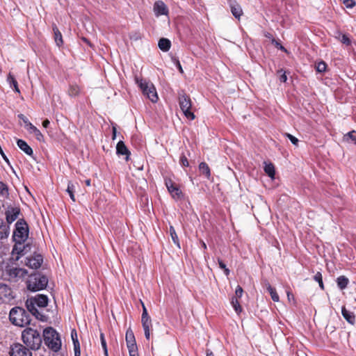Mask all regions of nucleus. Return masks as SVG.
<instances>
[{
	"instance_id": "1",
	"label": "nucleus",
	"mask_w": 356,
	"mask_h": 356,
	"mask_svg": "<svg viewBox=\"0 0 356 356\" xmlns=\"http://www.w3.org/2000/svg\"><path fill=\"white\" fill-rule=\"evenodd\" d=\"M48 297L43 294H37L35 296L31 297L26 301V307L29 312L34 316L37 319L41 321H47V316L41 313L37 308H44L48 305Z\"/></svg>"
},
{
	"instance_id": "2",
	"label": "nucleus",
	"mask_w": 356,
	"mask_h": 356,
	"mask_svg": "<svg viewBox=\"0 0 356 356\" xmlns=\"http://www.w3.org/2000/svg\"><path fill=\"white\" fill-rule=\"evenodd\" d=\"M22 339L24 343L31 350H38L42 344L40 334L31 327H27L22 333Z\"/></svg>"
},
{
	"instance_id": "3",
	"label": "nucleus",
	"mask_w": 356,
	"mask_h": 356,
	"mask_svg": "<svg viewBox=\"0 0 356 356\" xmlns=\"http://www.w3.org/2000/svg\"><path fill=\"white\" fill-rule=\"evenodd\" d=\"M29 312H26L24 308L15 307L11 309L9 313L10 321L15 325L24 327L29 325L31 323V316Z\"/></svg>"
},
{
	"instance_id": "4",
	"label": "nucleus",
	"mask_w": 356,
	"mask_h": 356,
	"mask_svg": "<svg viewBox=\"0 0 356 356\" xmlns=\"http://www.w3.org/2000/svg\"><path fill=\"white\" fill-rule=\"evenodd\" d=\"M26 274V270L9 264L4 267L2 272V276L5 280L15 283L22 280Z\"/></svg>"
},
{
	"instance_id": "5",
	"label": "nucleus",
	"mask_w": 356,
	"mask_h": 356,
	"mask_svg": "<svg viewBox=\"0 0 356 356\" xmlns=\"http://www.w3.org/2000/svg\"><path fill=\"white\" fill-rule=\"evenodd\" d=\"M43 338L45 345L51 350L58 352L60 349V339L58 333L53 327H49L44 330Z\"/></svg>"
},
{
	"instance_id": "6",
	"label": "nucleus",
	"mask_w": 356,
	"mask_h": 356,
	"mask_svg": "<svg viewBox=\"0 0 356 356\" xmlns=\"http://www.w3.org/2000/svg\"><path fill=\"white\" fill-rule=\"evenodd\" d=\"M48 279L45 275L40 273L31 275L27 281V289L31 291H38L46 288Z\"/></svg>"
},
{
	"instance_id": "7",
	"label": "nucleus",
	"mask_w": 356,
	"mask_h": 356,
	"mask_svg": "<svg viewBox=\"0 0 356 356\" xmlns=\"http://www.w3.org/2000/svg\"><path fill=\"white\" fill-rule=\"evenodd\" d=\"M29 236V226L24 219H19L15 223L13 238L17 243H24Z\"/></svg>"
},
{
	"instance_id": "8",
	"label": "nucleus",
	"mask_w": 356,
	"mask_h": 356,
	"mask_svg": "<svg viewBox=\"0 0 356 356\" xmlns=\"http://www.w3.org/2000/svg\"><path fill=\"white\" fill-rule=\"evenodd\" d=\"M136 82L141 89L143 94L146 96L151 102L155 103L159 97L154 86L146 80L136 79Z\"/></svg>"
},
{
	"instance_id": "9",
	"label": "nucleus",
	"mask_w": 356,
	"mask_h": 356,
	"mask_svg": "<svg viewBox=\"0 0 356 356\" xmlns=\"http://www.w3.org/2000/svg\"><path fill=\"white\" fill-rule=\"evenodd\" d=\"M178 101L179 107L184 115L191 120H194L195 116L194 113L191 111L192 104L190 97L184 92H179Z\"/></svg>"
},
{
	"instance_id": "10",
	"label": "nucleus",
	"mask_w": 356,
	"mask_h": 356,
	"mask_svg": "<svg viewBox=\"0 0 356 356\" xmlns=\"http://www.w3.org/2000/svg\"><path fill=\"white\" fill-rule=\"evenodd\" d=\"M143 313L141 316V323L144 330L145 338L148 340L150 336V327L152 326V321L147 313V308L143 302H142Z\"/></svg>"
},
{
	"instance_id": "11",
	"label": "nucleus",
	"mask_w": 356,
	"mask_h": 356,
	"mask_svg": "<svg viewBox=\"0 0 356 356\" xmlns=\"http://www.w3.org/2000/svg\"><path fill=\"white\" fill-rule=\"evenodd\" d=\"M10 356H32L29 348L21 343H14L10 348Z\"/></svg>"
},
{
	"instance_id": "12",
	"label": "nucleus",
	"mask_w": 356,
	"mask_h": 356,
	"mask_svg": "<svg viewBox=\"0 0 356 356\" xmlns=\"http://www.w3.org/2000/svg\"><path fill=\"white\" fill-rule=\"evenodd\" d=\"M15 298L12 289L7 284L0 283V301L9 302Z\"/></svg>"
},
{
	"instance_id": "13",
	"label": "nucleus",
	"mask_w": 356,
	"mask_h": 356,
	"mask_svg": "<svg viewBox=\"0 0 356 356\" xmlns=\"http://www.w3.org/2000/svg\"><path fill=\"white\" fill-rule=\"evenodd\" d=\"M165 186L174 199L179 200L181 198L182 193L181 190L171 179L165 180Z\"/></svg>"
},
{
	"instance_id": "14",
	"label": "nucleus",
	"mask_w": 356,
	"mask_h": 356,
	"mask_svg": "<svg viewBox=\"0 0 356 356\" xmlns=\"http://www.w3.org/2000/svg\"><path fill=\"white\" fill-rule=\"evenodd\" d=\"M42 261L43 259L42 255L35 254L32 257H27L25 264L31 268L38 269L41 266Z\"/></svg>"
},
{
	"instance_id": "15",
	"label": "nucleus",
	"mask_w": 356,
	"mask_h": 356,
	"mask_svg": "<svg viewBox=\"0 0 356 356\" xmlns=\"http://www.w3.org/2000/svg\"><path fill=\"white\" fill-rule=\"evenodd\" d=\"M153 10L156 17H159L161 15H168L169 12L167 6L162 1H155L154 3Z\"/></svg>"
},
{
	"instance_id": "16",
	"label": "nucleus",
	"mask_w": 356,
	"mask_h": 356,
	"mask_svg": "<svg viewBox=\"0 0 356 356\" xmlns=\"http://www.w3.org/2000/svg\"><path fill=\"white\" fill-rule=\"evenodd\" d=\"M24 123L26 124V129L29 131L30 134H33L38 141H43L44 136L40 132V131L36 127L31 124L28 120V119H26V120H24Z\"/></svg>"
},
{
	"instance_id": "17",
	"label": "nucleus",
	"mask_w": 356,
	"mask_h": 356,
	"mask_svg": "<svg viewBox=\"0 0 356 356\" xmlns=\"http://www.w3.org/2000/svg\"><path fill=\"white\" fill-rule=\"evenodd\" d=\"M125 339L128 350L138 349L134 332L131 329L127 330Z\"/></svg>"
},
{
	"instance_id": "18",
	"label": "nucleus",
	"mask_w": 356,
	"mask_h": 356,
	"mask_svg": "<svg viewBox=\"0 0 356 356\" xmlns=\"http://www.w3.org/2000/svg\"><path fill=\"white\" fill-rule=\"evenodd\" d=\"M20 210L17 207H8L6 212V220L8 224H11L18 217Z\"/></svg>"
},
{
	"instance_id": "19",
	"label": "nucleus",
	"mask_w": 356,
	"mask_h": 356,
	"mask_svg": "<svg viewBox=\"0 0 356 356\" xmlns=\"http://www.w3.org/2000/svg\"><path fill=\"white\" fill-rule=\"evenodd\" d=\"M116 153L118 155H124L127 161L129 160L130 152L123 141L120 140L118 143L116 145Z\"/></svg>"
},
{
	"instance_id": "20",
	"label": "nucleus",
	"mask_w": 356,
	"mask_h": 356,
	"mask_svg": "<svg viewBox=\"0 0 356 356\" xmlns=\"http://www.w3.org/2000/svg\"><path fill=\"white\" fill-rule=\"evenodd\" d=\"M17 146L22 149L25 154L29 156H33V152L32 148L27 144V143L22 139L17 140Z\"/></svg>"
},
{
	"instance_id": "21",
	"label": "nucleus",
	"mask_w": 356,
	"mask_h": 356,
	"mask_svg": "<svg viewBox=\"0 0 356 356\" xmlns=\"http://www.w3.org/2000/svg\"><path fill=\"white\" fill-rule=\"evenodd\" d=\"M230 9L232 15L238 19H240L241 16L243 15V10L239 4L236 2H231L230 3Z\"/></svg>"
},
{
	"instance_id": "22",
	"label": "nucleus",
	"mask_w": 356,
	"mask_h": 356,
	"mask_svg": "<svg viewBox=\"0 0 356 356\" xmlns=\"http://www.w3.org/2000/svg\"><path fill=\"white\" fill-rule=\"evenodd\" d=\"M341 314L343 318L351 325H354L355 323V316L353 312L347 310L345 307L341 309Z\"/></svg>"
},
{
	"instance_id": "23",
	"label": "nucleus",
	"mask_w": 356,
	"mask_h": 356,
	"mask_svg": "<svg viewBox=\"0 0 356 356\" xmlns=\"http://www.w3.org/2000/svg\"><path fill=\"white\" fill-rule=\"evenodd\" d=\"M7 82L8 83L10 87L12 88L16 92H20L17 81L11 73L8 74Z\"/></svg>"
},
{
	"instance_id": "24",
	"label": "nucleus",
	"mask_w": 356,
	"mask_h": 356,
	"mask_svg": "<svg viewBox=\"0 0 356 356\" xmlns=\"http://www.w3.org/2000/svg\"><path fill=\"white\" fill-rule=\"evenodd\" d=\"M27 248H30L28 245H24L23 243H17L13 247V252H16L19 255H24L27 252Z\"/></svg>"
},
{
	"instance_id": "25",
	"label": "nucleus",
	"mask_w": 356,
	"mask_h": 356,
	"mask_svg": "<svg viewBox=\"0 0 356 356\" xmlns=\"http://www.w3.org/2000/svg\"><path fill=\"white\" fill-rule=\"evenodd\" d=\"M53 31H54V40H55L56 44L58 47L61 46L63 43L62 34L56 25L53 26Z\"/></svg>"
},
{
	"instance_id": "26",
	"label": "nucleus",
	"mask_w": 356,
	"mask_h": 356,
	"mask_svg": "<svg viewBox=\"0 0 356 356\" xmlns=\"http://www.w3.org/2000/svg\"><path fill=\"white\" fill-rule=\"evenodd\" d=\"M171 47L170 41L167 38H161L159 41V47L163 51H168Z\"/></svg>"
},
{
	"instance_id": "27",
	"label": "nucleus",
	"mask_w": 356,
	"mask_h": 356,
	"mask_svg": "<svg viewBox=\"0 0 356 356\" xmlns=\"http://www.w3.org/2000/svg\"><path fill=\"white\" fill-rule=\"evenodd\" d=\"M337 283L338 287L343 290L347 287L349 280L346 276L341 275L337 279Z\"/></svg>"
},
{
	"instance_id": "28",
	"label": "nucleus",
	"mask_w": 356,
	"mask_h": 356,
	"mask_svg": "<svg viewBox=\"0 0 356 356\" xmlns=\"http://www.w3.org/2000/svg\"><path fill=\"white\" fill-rule=\"evenodd\" d=\"M199 170L202 174L204 175L207 178L211 176V171L209 165L205 162H201L199 165Z\"/></svg>"
},
{
	"instance_id": "29",
	"label": "nucleus",
	"mask_w": 356,
	"mask_h": 356,
	"mask_svg": "<svg viewBox=\"0 0 356 356\" xmlns=\"http://www.w3.org/2000/svg\"><path fill=\"white\" fill-rule=\"evenodd\" d=\"M265 163V166H264L265 172L266 173V175H268V177L273 179L275 177V167H274L273 164L271 163Z\"/></svg>"
},
{
	"instance_id": "30",
	"label": "nucleus",
	"mask_w": 356,
	"mask_h": 356,
	"mask_svg": "<svg viewBox=\"0 0 356 356\" xmlns=\"http://www.w3.org/2000/svg\"><path fill=\"white\" fill-rule=\"evenodd\" d=\"M266 289L269 292V293H270V295L271 296L272 300L274 302H278L280 298H279L278 294L276 292L275 289L272 287L271 285L269 283H267L266 284Z\"/></svg>"
},
{
	"instance_id": "31",
	"label": "nucleus",
	"mask_w": 356,
	"mask_h": 356,
	"mask_svg": "<svg viewBox=\"0 0 356 356\" xmlns=\"http://www.w3.org/2000/svg\"><path fill=\"white\" fill-rule=\"evenodd\" d=\"M75 188H76L75 184L74 183H72V181H69L67 184V188L66 189V192L69 194L71 200L73 202L76 201L75 197L74 195V193L75 192Z\"/></svg>"
},
{
	"instance_id": "32",
	"label": "nucleus",
	"mask_w": 356,
	"mask_h": 356,
	"mask_svg": "<svg viewBox=\"0 0 356 356\" xmlns=\"http://www.w3.org/2000/svg\"><path fill=\"white\" fill-rule=\"evenodd\" d=\"M169 232L174 243L177 245L179 248H180L179 238L173 226H170Z\"/></svg>"
},
{
	"instance_id": "33",
	"label": "nucleus",
	"mask_w": 356,
	"mask_h": 356,
	"mask_svg": "<svg viewBox=\"0 0 356 356\" xmlns=\"http://www.w3.org/2000/svg\"><path fill=\"white\" fill-rule=\"evenodd\" d=\"M71 337L73 341L74 350L80 349V343L78 340L77 333L76 330H72L71 332Z\"/></svg>"
},
{
	"instance_id": "34",
	"label": "nucleus",
	"mask_w": 356,
	"mask_h": 356,
	"mask_svg": "<svg viewBox=\"0 0 356 356\" xmlns=\"http://www.w3.org/2000/svg\"><path fill=\"white\" fill-rule=\"evenodd\" d=\"M80 92V89L78 86L73 85L70 86V88L68 90V94L71 97H76L77 96Z\"/></svg>"
},
{
	"instance_id": "35",
	"label": "nucleus",
	"mask_w": 356,
	"mask_h": 356,
	"mask_svg": "<svg viewBox=\"0 0 356 356\" xmlns=\"http://www.w3.org/2000/svg\"><path fill=\"white\" fill-rule=\"evenodd\" d=\"M231 303H232V305L234 307L235 312L237 314H239L241 312L242 308H241V305L239 304V302L238 301V299L235 298V297H233L232 298Z\"/></svg>"
},
{
	"instance_id": "36",
	"label": "nucleus",
	"mask_w": 356,
	"mask_h": 356,
	"mask_svg": "<svg viewBox=\"0 0 356 356\" xmlns=\"http://www.w3.org/2000/svg\"><path fill=\"white\" fill-rule=\"evenodd\" d=\"M10 232L9 225L0 229V239L8 238Z\"/></svg>"
},
{
	"instance_id": "37",
	"label": "nucleus",
	"mask_w": 356,
	"mask_h": 356,
	"mask_svg": "<svg viewBox=\"0 0 356 356\" xmlns=\"http://www.w3.org/2000/svg\"><path fill=\"white\" fill-rule=\"evenodd\" d=\"M0 195L3 197H6L8 195V186L3 181H0Z\"/></svg>"
},
{
	"instance_id": "38",
	"label": "nucleus",
	"mask_w": 356,
	"mask_h": 356,
	"mask_svg": "<svg viewBox=\"0 0 356 356\" xmlns=\"http://www.w3.org/2000/svg\"><path fill=\"white\" fill-rule=\"evenodd\" d=\"M314 280L318 283L319 286L321 287V289H324V284L323 282L322 274L320 272H317L315 274V275L314 277Z\"/></svg>"
},
{
	"instance_id": "39",
	"label": "nucleus",
	"mask_w": 356,
	"mask_h": 356,
	"mask_svg": "<svg viewBox=\"0 0 356 356\" xmlns=\"http://www.w3.org/2000/svg\"><path fill=\"white\" fill-rule=\"evenodd\" d=\"M100 339H101V344L102 346V348L104 350V353L105 356H108V349H107V345L106 341L104 337V334L103 333L100 334Z\"/></svg>"
},
{
	"instance_id": "40",
	"label": "nucleus",
	"mask_w": 356,
	"mask_h": 356,
	"mask_svg": "<svg viewBox=\"0 0 356 356\" xmlns=\"http://www.w3.org/2000/svg\"><path fill=\"white\" fill-rule=\"evenodd\" d=\"M218 263L219 267L224 270L225 275L228 276L230 273V270L226 267L225 263L219 258L218 259Z\"/></svg>"
},
{
	"instance_id": "41",
	"label": "nucleus",
	"mask_w": 356,
	"mask_h": 356,
	"mask_svg": "<svg viewBox=\"0 0 356 356\" xmlns=\"http://www.w3.org/2000/svg\"><path fill=\"white\" fill-rule=\"evenodd\" d=\"M327 65L325 62L321 61L317 63L316 69L318 72H323L326 70Z\"/></svg>"
},
{
	"instance_id": "42",
	"label": "nucleus",
	"mask_w": 356,
	"mask_h": 356,
	"mask_svg": "<svg viewBox=\"0 0 356 356\" xmlns=\"http://www.w3.org/2000/svg\"><path fill=\"white\" fill-rule=\"evenodd\" d=\"M285 136L289 138L290 140V141L296 146H297L298 145V139L297 138H296L295 136H293V135L290 134H288V133H286L285 134Z\"/></svg>"
},
{
	"instance_id": "43",
	"label": "nucleus",
	"mask_w": 356,
	"mask_h": 356,
	"mask_svg": "<svg viewBox=\"0 0 356 356\" xmlns=\"http://www.w3.org/2000/svg\"><path fill=\"white\" fill-rule=\"evenodd\" d=\"M343 3L348 8H353L356 5L354 0H343Z\"/></svg>"
},
{
	"instance_id": "44",
	"label": "nucleus",
	"mask_w": 356,
	"mask_h": 356,
	"mask_svg": "<svg viewBox=\"0 0 356 356\" xmlns=\"http://www.w3.org/2000/svg\"><path fill=\"white\" fill-rule=\"evenodd\" d=\"M340 41L346 44V45H350V38L348 37L347 35L346 34H343L340 38Z\"/></svg>"
},
{
	"instance_id": "45",
	"label": "nucleus",
	"mask_w": 356,
	"mask_h": 356,
	"mask_svg": "<svg viewBox=\"0 0 356 356\" xmlns=\"http://www.w3.org/2000/svg\"><path fill=\"white\" fill-rule=\"evenodd\" d=\"M346 137L349 138L352 141L354 142L355 144H356V131H351L348 132L346 135Z\"/></svg>"
},
{
	"instance_id": "46",
	"label": "nucleus",
	"mask_w": 356,
	"mask_h": 356,
	"mask_svg": "<svg viewBox=\"0 0 356 356\" xmlns=\"http://www.w3.org/2000/svg\"><path fill=\"white\" fill-rule=\"evenodd\" d=\"M179 162L182 166L188 167L189 165L188 161L185 155L181 156Z\"/></svg>"
},
{
	"instance_id": "47",
	"label": "nucleus",
	"mask_w": 356,
	"mask_h": 356,
	"mask_svg": "<svg viewBox=\"0 0 356 356\" xmlns=\"http://www.w3.org/2000/svg\"><path fill=\"white\" fill-rule=\"evenodd\" d=\"M243 293V290L242 287L240 286L239 285H238L236 289V291H235V295H236L235 298H237V299L240 298L242 296Z\"/></svg>"
},
{
	"instance_id": "48",
	"label": "nucleus",
	"mask_w": 356,
	"mask_h": 356,
	"mask_svg": "<svg viewBox=\"0 0 356 356\" xmlns=\"http://www.w3.org/2000/svg\"><path fill=\"white\" fill-rule=\"evenodd\" d=\"M172 61L175 63V65H176V67L178 68L179 71L181 73H183L184 71H183L182 67L181 65V63H180L179 59L177 58H172Z\"/></svg>"
},
{
	"instance_id": "49",
	"label": "nucleus",
	"mask_w": 356,
	"mask_h": 356,
	"mask_svg": "<svg viewBox=\"0 0 356 356\" xmlns=\"http://www.w3.org/2000/svg\"><path fill=\"white\" fill-rule=\"evenodd\" d=\"M286 80H287V76H286V75L285 74V72H284L282 74L280 75V81L281 82L285 83L286 81Z\"/></svg>"
},
{
	"instance_id": "50",
	"label": "nucleus",
	"mask_w": 356,
	"mask_h": 356,
	"mask_svg": "<svg viewBox=\"0 0 356 356\" xmlns=\"http://www.w3.org/2000/svg\"><path fill=\"white\" fill-rule=\"evenodd\" d=\"M129 356H138V349L129 350Z\"/></svg>"
},
{
	"instance_id": "51",
	"label": "nucleus",
	"mask_w": 356,
	"mask_h": 356,
	"mask_svg": "<svg viewBox=\"0 0 356 356\" xmlns=\"http://www.w3.org/2000/svg\"><path fill=\"white\" fill-rule=\"evenodd\" d=\"M50 124V122L49 120L46 119L44 120L43 122H42V126L44 127V128H47L49 127Z\"/></svg>"
},
{
	"instance_id": "52",
	"label": "nucleus",
	"mask_w": 356,
	"mask_h": 356,
	"mask_svg": "<svg viewBox=\"0 0 356 356\" xmlns=\"http://www.w3.org/2000/svg\"><path fill=\"white\" fill-rule=\"evenodd\" d=\"M116 133H117V129H116V128L115 127H113V136H112L113 140L115 139Z\"/></svg>"
},
{
	"instance_id": "53",
	"label": "nucleus",
	"mask_w": 356,
	"mask_h": 356,
	"mask_svg": "<svg viewBox=\"0 0 356 356\" xmlns=\"http://www.w3.org/2000/svg\"><path fill=\"white\" fill-rule=\"evenodd\" d=\"M6 226H8V225L5 223L2 219H0V229L3 228V227H6Z\"/></svg>"
},
{
	"instance_id": "54",
	"label": "nucleus",
	"mask_w": 356,
	"mask_h": 356,
	"mask_svg": "<svg viewBox=\"0 0 356 356\" xmlns=\"http://www.w3.org/2000/svg\"><path fill=\"white\" fill-rule=\"evenodd\" d=\"M74 350V356H81V350L80 349H76V350Z\"/></svg>"
},
{
	"instance_id": "55",
	"label": "nucleus",
	"mask_w": 356,
	"mask_h": 356,
	"mask_svg": "<svg viewBox=\"0 0 356 356\" xmlns=\"http://www.w3.org/2000/svg\"><path fill=\"white\" fill-rule=\"evenodd\" d=\"M19 118H22V121H24V120H26V119H27L26 117L24 116L23 114L19 115Z\"/></svg>"
},
{
	"instance_id": "56",
	"label": "nucleus",
	"mask_w": 356,
	"mask_h": 356,
	"mask_svg": "<svg viewBox=\"0 0 356 356\" xmlns=\"http://www.w3.org/2000/svg\"><path fill=\"white\" fill-rule=\"evenodd\" d=\"M207 356H214L213 353L212 352H207Z\"/></svg>"
},
{
	"instance_id": "57",
	"label": "nucleus",
	"mask_w": 356,
	"mask_h": 356,
	"mask_svg": "<svg viewBox=\"0 0 356 356\" xmlns=\"http://www.w3.org/2000/svg\"><path fill=\"white\" fill-rule=\"evenodd\" d=\"M86 184L87 186H90V179H88L86 181Z\"/></svg>"
},
{
	"instance_id": "58",
	"label": "nucleus",
	"mask_w": 356,
	"mask_h": 356,
	"mask_svg": "<svg viewBox=\"0 0 356 356\" xmlns=\"http://www.w3.org/2000/svg\"><path fill=\"white\" fill-rule=\"evenodd\" d=\"M202 247H203L204 249H206V248H207V245L205 244V243H204V242H203V241H202Z\"/></svg>"
},
{
	"instance_id": "59",
	"label": "nucleus",
	"mask_w": 356,
	"mask_h": 356,
	"mask_svg": "<svg viewBox=\"0 0 356 356\" xmlns=\"http://www.w3.org/2000/svg\"><path fill=\"white\" fill-rule=\"evenodd\" d=\"M280 49L286 51V49H285V48L284 47L281 46Z\"/></svg>"
},
{
	"instance_id": "60",
	"label": "nucleus",
	"mask_w": 356,
	"mask_h": 356,
	"mask_svg": "<svg viewBox=\"0 0 356 356\" xmlns=\"http://www.w3.org/2000/svg\"><path fill=\"white\" fill-rule=\"evenodd\" d=\"M83 40L86 41V42H88V40H86V38H83Z\"/></svg>"
},
{
	"instance_id": "61",
	"label": "nucleus",
	"mask_w": 356,
	"mask_h": 356,
	"mask_svg": "<svg viewBox=\"0 0 356 356\" xmlns=\"http://www.w3.org/2000/svg\"><path fill=\"white\" fill-rule=\"evenodd\" d=\"M288 298H289V292L287 293Z\"/></svg>"
}]
</instances>
